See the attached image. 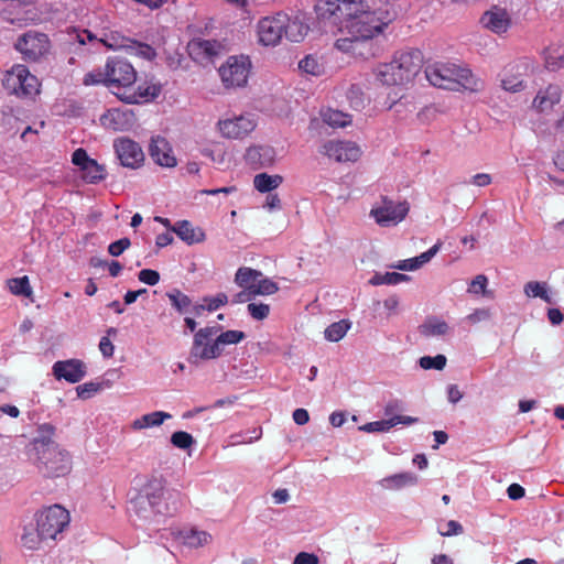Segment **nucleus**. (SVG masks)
<instances>
[{
  "instance_id": "nucleus-51",
  "label": "nucleus",
  "mask_w": 564,
  "mask_h": 564,
  "mask_svg": "<svg viewBox=\"0 0 564 564\" xmlns=\"http://www.w3.org/2000/svg\"><path fill=\"white\" fill-rule=\"evenodd\" d=\"M130 246H131V241L129 238H121V239L109 245L108 252L112 257H119Z\"/></svg>"
},
{
  "instance_id": "nucleus-43",
  "label": "nucleus",
  "mask_w": 564,
  "mask_h": 564,
  "mask_svg": "<svg viewBox=\"0 0 564 564\" xmlns=\"http://www.w3.org/2000/svg\"><path fill=\"white\" fill-rule=\"evenodd\" d=\"M349 325L344 321L332 324L325 329V336L330 341H338L344 337Z\"/></svg>"
},
{
  "instance_id": "nucleus-13",
  "label": "nucleus",
  "mask_w": 564,
  "mask_h": 564,
  "mask_svg": "<svg viewBox=\"0 0 564 564\" xmlns=\"http://www.w3.org/2000/svg\"><path fill=\"white\" fill-rule=\"evenodd\" d=\"M284 22H288V17L282 13L263 18L258 24L260 42L264 45H276L284 34Z\"/></svg>"
},
{
  "instance_id": "nucleus-17",
  "label": "nucleus",
  "mask_w": 564,
  "mask_h": 564,
  "mask_svg": "<svg viewBox=\"0 0 564 564\" xmlns=\"http://www.w3.org/2000/svg\"><path fill=\"white\" fill-rule=\"evenodd\" d=\"M56 379H65L70 383L79 382L86 376V365L79 359L57 361L53 366Z\"/></svg>"
},
{
  "instance_id": "nucleus-5",
  "label": "nucleus",
  "mask_w": 564,
  "mask_h": 564,
  "mask_svg": "<svg viewBox=\"0 0 564 564\" xmlns=\"http://www.w3.org/2000/svg\"><path fill=\"white\" fill-rule=\"evenodd\" d=\"M69 512L59 505L51 506L36 514V527L44 539L55 540L69 524Z\"/></svg>"
},
{
  "instance_id": "nucleus-15",
  "label": "nucleus",
  "mask_w": 564,
  "mask_h": 564,
  "mask_svg": "<svg viewBox=\"0 0 564 564\" xmlns=\"http://www.w3.org/2000/svg\"><path fill=\"white\" fill-rule=\"evenodd\" d=\"M218 127L225 138L241 139L253 131L256 122L250 117L239 116L234 119L220 120Z\"/></svg>"
},
{
  "instance_id": "nucleus-63",
  "label": "nucleus",
  "mask_w": 564,
  "mask_h": 564,
  "mask_svg": "<svg viewBox=\"0 0 564 564\" xmlns=\"http://www.w3.org/2000/svg\"><path fill=\"white\" fill-rule=\"evenodd\" d=\"M253 299H254V295H253V293H251V288H249V289H245V290L240 291L239 293H237L234 296L232 302L234 303H246Z\"/></svg>"
},
{
  "instance_id": "nucleus-22",
  "label": "nucleus",
  "mask_w": 564,
  "mask_h": 564,
  "mask_svg": "<svg viewBox=\"0 0 564 564\" xmlns=\"http://www.w3.org/2000/svg\"><path fill=\"white\" fill-rule=\"evenodd\" d=\"M335 47L341 52H350L354 55L361 56L364 58L375 56L372 47H367L365 45V41L358 40L356 36L351 35L338 39L335 42Z\"/></svg>"
},
{
  "instance_id": "nucleus-9",
  "label": "nucleus",
  "mask_w": 564,
  "mask_h": 564,
  "mask_svg": "<svg viewBox=\"0 0 564 564\" xmlns=\"http://www.w3.org/2000/svg\"><path fill=\"white\" fill-rule=\"evenodd\" d=\"M3 84L8 90L20 97L31 98L40 91L36 77L25 68H19L17 73L8 74Z\"/></svg>"
},
{
  "instance_id": "nucleus-40",
  "label": "nucleus",
  "mask_w": 564,
  "mask_h": 564,
  "mask_svg": "<svg viewBox=\"0 0 564 564\" xmlns=\"http://www.w3.org/2000/svg\"><path fill=\"white\" fill-rule=\"evenodd\" d=\"M564 50L554 48L550 50L545 56V67L549 70L556 72L563 66Z\"/></svg>"
},
{
  "instance_id": "nucleus-18",
  "label": "nucleus",
  "mask_w": 564,
  "mask_h": 564,
  "mask_svg": "<svg viewBox=\"0 0 564 564\" xmlns=\"http://www.w3.org/2000/svg\"><path fill=\"white\" fill-rule=\"evenodd\" d=\"M480 23L491 32L501 34L510 28L511 18L506 9L494 7L481 15Z\"/></svg>"
},
{
  "instance_id": "nucleus-21",
  "label": "nucleus",
  "mask_w": 564,
  "mask_h": 564,
  "mask_svg": "<svg viewBox=\"0 0 564 564\" xmlns=\"http://www.w3.org/2000/svg\"><path fill=\"white\" fill-rule=\"evenodd\" d=\"M275 152L269 145L250 147L245 155L246 161L257 167L270 166L274 163Z\"/></svg>"
},
{
  "instance_id": "nucleus-45",
  "label": "nucleus",
  "mask_w": 564,
  "mask_h": 564,
  "mask_svg": "<svg viewBox=\"0 0 564 564\" xmlns=\"http://www.w3.org/2000/svg\"><path fill=\"white\" fill-rule=\"evenodd\" d=\"M171 443L178 448L186 449L194 444V438L191 434L178 431L172 434Z\"/></svg>"
},
{
  "instance_id": "nucleus-53",
  "label": "nucleus",
  "mask_w": 564,
  "mask_h": 564,
  "mask_svg": "<svg viewBox=\"0 0 564 564\" xmlns=\"http://www.w3.org/2000/svg\"><path fill=\"white\" fill-rule=\"evenodd\" d=\"M98 41L109 48H115L126 46L124 43L128 40L123 36H120L118 33H112L110 36L101 37Z\"/></svg>"
},
{
  "instance_id": "nucleus-42",
  "label": "nucleus",
  "mask_w": 564,
  "mask_h": 564,
  "mask_svg": "<svg viewBox=\"0 0 564 564\" xmlns=\"http://www.w3.org/2000/svg\"><path fill=\"white\" fill-rule=\"evenodd\" d=\"M123 117L124 115L119 110H109L107 113L101 116L100 121L101 124L106 128L120 130Z\"/></svg>"
},
{
  "instance_id": "nucleus-37",
  "label": "nucleus",
  "mask_w": 564,
  "mask_h": 564,
  "mask_svg": "<svg viewBox=\"0 0 564 564\" xmlns=\"http://www.w3.org/2000/svg\"><path fill=\"white\" fill-rule=\"evenodd\" d=\"M299 68L310 75L321 76L325 73V67L318 59L312 55L306 56L299 63Z\"/></svg>"
},
{
  "instance_id": "nucleus-26",
  "label": "nucleus",
  "mask_w": 564,
  "mask_h": 564,
  "mask_svg": "<svg viewBox=\"0 0 564 564\" xmlns=\"http://www.w3.org/2000/svg\"><path fill=\"white\" fill-rule=\"evenodd\" d=\"M561 94V88L557 85H549L545 90L536 95L533 106L540 111L550 110L560 101Z\"/></svg>"
},
{
  "instance_id": "nucleus-44",
  "label": "nucleus",
  "mask_w": 564,
  "mask_h": 564,
  "mask_svg": "<svg viewBox=\"0 0 564 564\" xmlns=\"http://www.w3.org/2000/svg\"><path fill=\"white\" fill-rule=\"evenodd\" d=\"M45 540L46 539H44V536L40 534L37 527L35 530L25 529L24 534L22 535L23 545L30 550L37 549L40 543Z\"/></svg>"
},
{
  "instance_id": "nucleus-48",
  "label": "nucleus",
  "mask_w": 564,
  "mask_h": 564,
  "mask_svg": "<svg viewBox=\"0 0 564 564\" xmlns=\"http://www.w3.org/2000/svg\"><path fill=\"white\" fill-rule=\"evenodd\" d=\"M248 312L254 319L262 321L268 317L270 313V306L263 303H250L248 305Z\"/></svg>"
},
{
  "instance_id": "nucleus-28",
  "label": "nucleus",
  "mask_w": 564,
  "mask_h": 564,
  "mask_svg": "<svg viewBox=\"0 0 564 564\" xmlns=\"http://www.w3.org/2000/svg\"><path fill=\"white\" fill-rule=\"evenodd\" d=\"M340 7L341 0H325L319 1L315 6V10L319 19L333 20L334 23L338 21L340 23Z\"/></svg>"
},
{
  "instance_id": "nucleus-30",
  "label": "nucleus",
  "mask_w": 564,
  "mask_h": 564,
  "mask_svg": "<svg viewBox=\"0 0 564 564\" xmlns=\"http://www.w3.org/2000/svg\"><path fill=\"white\" fill-rule=\"evenodd\" d=\"M282 182L283 177L281 175H269L267 173L257 174L253 178L254 187L261 193L275 189Z\"/></svg>"
},
{
  "instance_id": "nucleus-50",
  "label": "nucleus",
  "mask_w": 564,
  "mask_h": 564,
  "mask_svg": "<svg viewBox=\"0 0 564 564\" xmlns=\"http://www.w3.org/2000/svg\"><path fill=\"white\" fill-rule=\"evenodd\" d=\"M245 333L240 330H227L218 336V343L223 345L237 344L245 338Z\"/></svg>"
},
{
  "instance_id": "nucleus-34",
  "label": "nucleus",
  "mask_w": 564,
  "mask_h": 564,
  "mask_svg": "<svg viewBox=\"0 0 564 564\" xmlns=\"http://www.w3.org/2000/svg\"><path fill=\"white\" fill-rule=\"evenodd\" d=\"M7 284L14 295H23L28 299H32L33 291L28 276L9 279Z\"/></svg>"
},
{
  "instance_id": "nucleus-58",
  "label": "nucleus",
  "mask_w": 564,
  "mask_h": 564,
  "mask_svg": "<svg viewBox=\"0 0 564 564\" xmlns=\"http://www.w3.org/2000/svg\"><path fill=\"white\" fill-rule=\"evenodd\" d=\"M319 558L313 553L301 552L299 553L293 564H318Z\"/></svg>"
},
{
  "instance_id": "nucleus-7",
  "label": "nucleus",
  "mask_w": 564,
  "mask_h": 564,
  "mask_svg": "<svg viewBox=\"0 0 564 564\" xmlns=\"http://www.w3.org/2000/svg\"><path fill=\"white\" fill-rule=\"evenodd\" d=\"M251 63L248 56H230L218 69L227 89L243 87L247 84Z\"/></svg>"
},
{
  "instance_id": "nucleus-19",
  "label": "nucleus",
  "mask_w": 564,
  "mask_h": 564,
  "mask_svg": "<svg viewBox=\"0 0 564 564\" xmlns=\"http://www.w3.org/2000/svg\"><path fill=\"white\" fill-rule=\"evenodd\" d=\"M149 153L154 162L161 166L173 167L176 165V159L172 155V148L162 137L152 138Z\"/></svg>"
},
{
  "instance_id": "nucleus-1",
  "label": "nucleus",
  "mask_w": 564,
  "mask_h": 564,
  "mask_svg": "<svg viewBox=\"0 0 564 564\" xmlns=\"http://www.w3.org/2000/svg\"><path fill=\"white\" fill-rule=\"evenodd\" d=\"M423 56L419 50L397 54L389 63L377 66L373 70V85L377 88L404 87L419 74Z\"/></svg>"
},
{
  "instance_id": "nucleus-41",
  "label": "nucleus",
  "mask_w": 564,
  "mask_h": 564,
  "mask_svg": "<svg viewBox=\"0 0 564 564\" xmlns=\"http://www.w3.org/2000/svg\"><path fill=\"white\" fill-rule=\"evenodd\" d=\"M382 481L387 488H400L406 484L415 482L416 477L411 474L403 473L391 477H387Z\"/></svg>"
},
{
  "instance_id": "nucleus-31",
  "label": "nucleus",
  "mask_w": 564,
  "mask_h": 564,
  "mask_svg": "<svg viewBox=\"0 0 564 564\" xmlns=\"http://www.w3.org/2000/svg\"><path fill=\"white\" fill-rule=\"evenodd\" d=\"M171 415L166 412H152L149 414H145L141 416L140 419H137L132 423V429L134 430H142L150 426H159L163 423L165 419H170Z\"/></svg>"
},
{
  "instance_id": "nucleus-60",
  "label": "nucleus",
  "mask_w": 564,
  "mask_h": 564,
  "mask_svg": "<svg viewBox=\"0 0 564 564\" xmlns=\"http://www.w3.org/2000/svg\"><path fill=\"white\" fill-rule=\"evenodd\" d=\"M228 302V297L225 293H219L215 297L208 300L207 310L215 311L219 306L225 305Z\"/></svg>"
},
{
  "instance_id": "nucleus-20",
  "label": "nucleus",
  "mask_w": 564,
  "mask_h": 564,
  "mask_svg": "<svg viewBox=\"0 0 564 564\" xmlns=\"http://www.w3.org/2000/svg\"><path fill=\"white\" fill-rule=\"evenodd\" d=\"M189 55L197 61L213 59L223 51V45L217 41L194 40L188 43Z\"/></svg>"
},
{
  "instance_id": "nucleus-8",
  "label": "nucleus",
  "mask_w": 564,
  "mask_h": 564,
  "mask_svg": "<svg viewBox=\"0 0 564 564\" xmlns=\"http://www.w3.org/2000/svg\"><path fill=\"white\" fill-rule=\"evenodd\" d=\"M14 46L25 59L36 61L48 52L50 42L44 33L29 31L19 37Z\"/></svg>"
},
{
  "instance_id": "nucleus-52",
  "label": "nucleus",
  "mask_w": 564,
  "mask_h": 564,
  "mask_svg": "<svg viewBox=\"0 0 564 564\" xmlns=\"http://www.w3.org/2000/svg\"><path fill=\"white\" fill-rule=\"evenodd\" d=\"M138 279L149 285H155L160 281V273L155 270L143 269L139 272Z\"/></svg>"
},
{
  "instance_id": "nucleus-57",
  "label": "nucleus",
  "mask_w": 564,
  "mask_h": 564,
  "mask_svg": "<svg viewBox=\"0 0 564 564\" xmlns=\"http://www.w3.org/2000/svg\"><path fill=\"white\" fill-rule=\"evenodd\" d=\"M486 285H487V278L482 274L480 275H477L471 284H470V289L469 291L470 292H474V293H482V294H486Z\"/></svg>"
},
{
  "instance_id": "nucleus-3",
  "label": "nucleus",
  "mask_w": 564,
  "mask_h": 564,
  "mask_svg": "<svg viewBox=\"0 0 564 564\" xmlns=\"http://www.w3.org/2000/svg\"><path fill=\"white\" fill-rule=\"evenodd\" d=\"M429 82L436 87L459 91L462 89L476 91L477 80L469 69L456 65H433L425 70Z\"/></svg>"
},
{
  "instance_id": "nucleus-25",
  "label": "nucleus",
  "mask_w": 564,
  "mask_h": 564,
  "mask_svg": "<svg viewBox=\"0 0 564 564\" xmlns=\"http://www.w3.org/2000/svg\"><path fill=\"white\" fill-rule=\"evenodd\" d=\"M163 492V488L161 484L156 480L149 482L144 489L143 494L139 495L134 500V506L139 509H144L145 505H150L154 507L161 500Z\"/></svg>"
},
{
  "instance_id": "nucleus-33",
  "label": "nucleus",
  "mask_w": 564,
  "mask_h": 564,
  "mask_svg": "<svg viewBox=\"0 0 564 564\" xmlns=\"http://www.w3.org/2000/svg\"><path fill=\"white\" fill-rule=\"evenodd\" d=\"M261 276H262V273L260 271L251 269V268L242 267V268L238 269L236 276H235V282L240 288L249 289Z\"/></svg>"
},
{
  "instance_id": "nucleus-11",
  "label": "nucleus",
  "mask_w": 564,
  "mask_h": 564,
  "mask_svg": "<svg viewBox=\"0 0 564 564\" xmlns=\"http://www.w3.org/2000/svg\"><path fill=\"white\" fill-rule=\"evenodd\" d=\"M105 75L107 85L129 86L135 82L137 73L133 66L123 58L116 56L106 64Z\"/></svg>"
},
{
  "instance_id": "nucleus-39",
  "label": "nucleus",
  "mask_w": 564,
  "mask_h": 564,
  "mask_svg": "<svg viewBox=\"0 0 564 564\" xmlns=\"http://www.w3.org/2000/svg\"><path fill=\"white\" fill-rule=\"evenodd\" d=\"M250 288H251V293H253L254 297L257 295H271V294H274L279 290L275 282H273L269 279H260V278Z\"/></svg>"
},
{
  "instance_id": "nucleus-16",
  "label": "nucleus",
  "mask_w": 564,
  "mask_h": 564,
  "mask_svg": "<svg viewBox=\"0 0 564 564\" xmlns=\"http://www.w3.org/2000/svg\"><path fill=\"white\" fill-rule=\"evenodd\" d=\"M115 149L118 159L123 166L137 169L144 159L143 152L139 144L130 139H118L115 142Z\"/></svg>"
},
{
  "instance_id": "nucleus-23",
  "label": "nucleus",
  "mask_w": 564,
  "mask_h": 564,
  "mask_svg": "<svg viewBox=\"0 0 564 564\" xmlns=\"http://www.w3.org/2000/svg\"><path fill=\"white\" fill-rule=\"evenodd\" d=\"M284 35L291 42L295 43L303 41L310 30L308 24L304 21L303 14H296L292 18L288 17V22H284Z\"/></svg>"
},
{
  "instance_id": "nucleus-61",
  "label": "nucleus",
  "mask_w": 564,
  "mask_h": 564,
  "mask_svg": "<svg viewBox=\"0 0 564 564\" xmlns=\"http://www.w3.org/2000/svg\"><path fill=\"white\" fill-rule=\"evenodd\" d=\"M99 349L101 354L107 358L113 355L115 347L108 336L101 338L99 343Z\"/></svg>"
},
{
  "instance_id": "nucleus-2",
  "label": "nucleus",
  "mask_w": 564,
  "mask_h": 564,
  "mask_svg": "<svg viewBox=\"0 0 564 564\" xmlns=\"http://www.w3.org/2000/svg\"><path fill=\"white\" fill-rule=\"evenodd\" d=\"M41 436L33 442L37 460L47 477L65 476L72 470V459L67 451L52 440L54 427L50 424L41 426Z\"/></svg>"
},
{
  "instance_id": "nucleus-47",
  "label": "nucleus",
  "mask_w": 564,
  "mask_h": 564,
  "mask_svg": "<svg viewBox=\"0 0 564 564\" xmlns=\"http://www.w3.org/2000/svg\"><path fill=\"white\" fill-rule=\"evenodd\" d=\"M172 304L176 307L178 312H183L191 305V300L187 295L183 294L181 291L175 290L172 293L167 294Z\"/></svg>"
},
{
  "instance_id": "nucleus-27",
  "label": "nucleus",
  "mask_w": 564,
  "mask_h": 564,
  "mask_svg": "<svg viewBox=\"0 0 564 564\" xmlns=\"http://www.w3.org/2000/svg\"><path fill=\"white\" fill-rule=\"evenodd\" d=\"M177 541L189 547H198L207 544L210 540V534L205 531H197L195 529H184L174 533Z\"/></svg>"
},
{
  "instance_id": "nucleus-35",
  "label": "nucleus",
  "mask_w": 564,
  "mask_h": 564,
  "mask_svg": "<svg viewBox=\"0 0 564 564\" xmlns=\"http://www.w3.org/2000/svg\"><path fill=\"white\" fill-rule=\"evenodd\" d=\"M524 293L529 297H540L546 303L551 304L552 299L547 294L546 291V283L544 282H536V281H530L524 285Z\"/></svg>"
},
{
  "instance_id": "nucleus-64",
  "label": "nucleus",
  "mask_w": 564,
  "mask_h": 564,
  "mask_svg": "<svg viewBox=\"0 0 564 564\" xmlns=\"http://www.w3.org/2000/svg\"><path fill=\"white\" fill-rule=\"evenodd\" d=\"M507 492L512 500L520 499L524 496V489L518 484L510 485Z\"/></svg>"
},
{
  "instance_id": "nucleus-10",
  "label": "nucleus",
  "mask_w": 564,
  "mask_h": 564,
  "mask_svg": "<svg viewBox=\"0 0 564 564\" xmlns=\"http://www.w3.org/2000/svg\"><path fill=\"white\" fill-rule=\"evenodd\" d=\"M218 332L216 327L200 328L194 336V343L191 351V358H198L203 360L214 359L220 356L223 343H218V337L212 343L203 347L205 340H210L212 337Z\"/></svg>"
},
{
  "instance_id": "nucleus-4",
  "label": "nucleus",
  "mask_w": 564,
  "mask_h": 564,
  "mask_svg": "<svg viewBox=\"0 0 564 564\" xmlns=\"http://www.w3.org/2000/svg\"><path fill=\"white\" fill-rule=\"evenodd\" d=\"M391 20L383 21L377 15V12L370 11L361 12L356 20H347L344 24V30L351 36L365 41L367 47H372L370 40L382 32L383 28L389 24Z\"/></svg>"
},
{
  "instance_id": "nucleus-12",
  "label": "nucleus",
  "mask_w": 564,
  "mask_h": 564,
  "mask_svg": "<svg viewBox=\"0 0 564 564\" xmlns=\"http://www.w3.org/2000/svg\"><path fill=\"white\" fill-rule=\"evenodd\" d=\"M321 152L338 163L356 162L360 155V148L351 141L329 140L325 142Z\"/></svg>"
},
{
  "instance_id": "nucleus-6",
  "label": "nucleus",
  "mask_w": 564,
  "mask_h": 564,
  "mask_svg": "<svg viewBox=\"0 0 564 564\" xmlns=\"http://www.w3.org/2000/svg\"><path fill=\"white\" fill-rule=\"evenodd\" d=\"M408 200L394 202L388 196H382L380 203L370 210V216L381 227L397 226L409 214Z\"/></svg>"
},
{
  "instance_id": "nucleus-24",
  "label": "nucleus",
  "mask_w": 564,
  "mask_h": 564,
  "mask_svg": "<svg viewBox=\"0 0 564 564\" xmlns=\"http://www.w3.org/2000/svg\"><path fill=\"white\" fill-rule=\"evenodd\" d=\"M171 230L188 245L203 242L205 240L204 230L193 227L187 220L176 223L175 226L171 227Z\"/></svg>"
},
{
  "instance_id": "nucleus-29",
  "label": "nucleus",
  "mask_w": 564,
  "mask_h": 564,
  "mask_svg": "<svg viewBox=\"0 0 564 564\" xmlns=\"http://www.w3.org/2000/svg\"><path fill=\"white\" fill-rule=\"evenodd\" d=\"M368 10V6L362 1L356 2L354 0H341L340 7V23L341 31L347 20H356V18Z\"/></svg>"
},
{
  "instance_id": "nucleus-49",
  "label": "nucleus",
  "mask_w": 564,
  "mask_h": 564,
  "mask_svg": "<svg viewBox=\"0 0 564 564\" xmlns=\"http://www.w3.org/2000/svg\"><path fill=\"white\" fill-rule=\"evenodd\" d=\"M393 427L391 417L389 420H382L377 422H370L360 427L365 432H384Z\"/></svg>"
},
{
  "instance_id": "nucleus-62",
  "label": "nucleus",
  "mask_w": 564,
  "mask_h": 564,
  "mask_svg": "<svg viewBox=\"0 0 564 564\" xmlns=\"http://www.w3.org/2000/svg\"><path fill=\"white\" fill-rule=\"evenodd\" d=\"M137 54L147 59H152L156 55L155 51L150 45L141 43L138 44Z\"/></svg>"
},
{
  "instance_id": "nucleus-59",
  "label": "nucleus",
  "mask_w": 564,
  "mask_h": 564,
  "mask_svg": "<svg viewBox=\"0 0 564 564\" xmlns=\"http://www.w3.org/2000/svg\"><path fill=\"white\" fill-rule=\"evenodd\" d=\"M440 249V245H435L433 246L430 250H427L426 252H423L422 254H420L419 257H415L414 260L415 262L417 263L419 268L429 262L434 256L435 253L438 251Z\"/></svg>"
},
{
  "instance_id": "nucleus-54",
  "label": "nucleus",
  "mask_w": 564,
  "mask_h": 564,
  "mask_svg": "<svg viewBox=\"0 0 564 564\" xmlns=\"http://www.w3.org/2000/svg\"><path fill=\"white\" fill-rule=\"evenodd\" d=\"M100 389L99 383L87 382L76 388L77 395L82 399L89 398L90 393L97 392Z\"/></svg>"
},
{
  "instance_id": "nucleus-55",
  "label": "nucleus",
  "mask_w": 564,
  "mask_h": 564,
  "mask_svg": "<svg viewBox=\"0 0 564 564\" xmlns=\"http://www.w3.org/2000/svg\"><path fill=\"white\" fill-rule=\"evenodd\" d=\"M161 93V85H158V84H152V85H149L147 87H139L138 88V94L140 97H143V98H155L160 95Z\"/></svg>"
},
{
  "instance_id": "nucleus-46",
  "label": "nucleus",
  "mask_w": 564,
  "mask_h": 564,
  "mask_svg": "<svg viewBox=\"0 0 564 564\" xmlns=\"http://www.w3.org/2000/svg\"><path fill=\"white\" fill-rule=\"evenodd\" d=\"M446 365V357L444 355H437L435 357L425 356L420 358V366L423 369H437L442 370Z\"/></svg>"
},
{
  "instance_id": "nucleus-14",
  "label": "nucleus",
  "mask_w": 564,
  "mask_h": 564,
  "mask_svg": "<svg viewBox=\"0 0 564 564\" xmlns=\"http://www.w3.org/2000/svg\"><path fill=\"white\" fill-rule=\"evenodd\" d=\"M72 161L84 172V180L88 183H97L105 178V167L88 156L84 149H77L73 153Z\"/></svg>"
},
{
  "instance_id": "nucleus-38",
  "label": "nucleus",
  "mask_w": 564,
  "mask_h": 564,
  "mask_svg": "<svg viewBox=\"0 0 564 564\" xmlns=\"http://www.w3.org/2000/svg\"><path fill=\"white\" fill-rule=\"evenodd\" d=\"M409 280V276L397 272H387L384 274L376 273L369 281L372 285L380 284H398L402 281Z\"/></svg>"
},
{
  "instance_id": "nucleus-32",
  "label": "nucleus",
  "mask_w": 564,
  "mask_h": 564,
  "mask_svg": "<svg viewBox=\"0 0 564 564\" xmlns=\"http://www.w3.org/2000/svg\"><path fill=\"white\" fill-rule=\"evenodd\" d=\"M322 118L325 123L333 128H344L351 122L349 115L334 109L323 111Z\"/></svg>"
},
{
  "instance_id": "nucleus-36",
  "label": "nucleus",
  "mask_w": 564,
  "mask_h": 564,
  "mask_svg": "<svg viewBox=\"0 0 564 564\" xmlns=\"http://www.w3.org/2000/svg\"><path fill=\"white\" fill-rule=\"evenodd\" d=\"M448 325L443 321L429 319L420 326V333L424 336H440L446 334Z\"/></svg>"
},
{
  "instance_id": "nucleus-56",
  "label": "nucleus",
  "mask_w": 564,
  "mask_h": 564,
  "mask_svg": "<svg viewBox=\"0 0 564 564\" xmlns=\"http://www.w3.org/2000/svg\"><path fill=\"white\" fill-rule=\"evenodd\" d=\"M100 83H105L107 85V78H106L105 72L104 73L102 72L88 73L84 77V85H86V86L96 85V84H100Z\"/></svg>"
}]
</instances>
